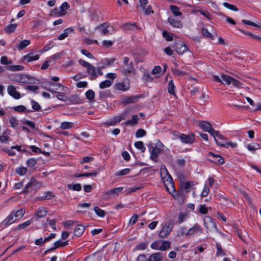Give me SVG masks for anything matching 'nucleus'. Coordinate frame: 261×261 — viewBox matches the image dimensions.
I'll list each match as a JSON object with an SVG mask.
<instances>
[{
	"label": "nucleus",
	"instance_id": "31",
	"mask_svg": "<svg viewBox=\"0 0 261 261\" xmlns=\"http://www.w3.org/2000/svg\"><path fill=\"white\" fill-rule=\"evenodd\" d=\"M123 190L122 187H118L111 189L106 192V195H118Z\"/></svg>",
	"mask_w": 261,
	"mask_h": 261
},
{
	"label": "nucleus",
	"instance_id": "30",
	"mask_svg": "<svg viewBox=\"0 0 261 261\" xmlns=\"http://www.w3.org/2000/svg\"><path fill=\"white\" fill-rule=\"evenodd\" d=\"M6 69L9 71H20L23 70V67L22 65H10L6 67Z\"/></svg>",
	"mask_w": 261,
	"mask_h": 261
},
{
	"label": "nucleus",
	"instance_id": "9",
	"mask_svg": "<svg viewBox=\"0 0 261 261\" xmlns=\"http://www.w3.org/2000/svg\"><path fill=\"white\" fill-rule=\"evenodd\" d=\"M129 85L128 80L127 79H126L123 82L116 84L115 85V89L123 91H126L129 88Z\"/></svg>",
	"mask_w": 261,
	"mask_h": 261
},
{
	"label": "nucleus",
	"instance_id": "21",
	"mask_svg": "<svg viewBox=\"0 0 261 261\" xmlns=\"http://www.w3.org/2000/svg\"><path fill=\"white\" fill-rule=\"evenodd\" d=\"M165 176L164 177H162V179L163 180V182L164 183H165L166 181H167L169 182V184H170L171 185L172 187H173V179L172 178L171 175L169 174V173H168V171L167 170V169L165 168ZM163 172H161V176H163ZM165 186L166 185V184H165Z\"/></svg>",
	"mask_w": 261,
	"mask_h": 261
},
{
	"label": "nucleus",
	"instance_id": "47",
	"mask_svg": "<svg viewBox=\"0 0 261 261\" xmlns=\"http://www.w3.org/2000/svg\"><path fill=\"white\" fill-rule=\"evenodd\" d=\"M112 85V82L110 80H106L101 82L99 84V87L101 89H104L110 87Z\"/></svg>",
	"mask_w": 261,
	"mask_h": 261
},
{
	"label": "nucleus",
	"instance_id": "3",
	"mask_svg": "<svg viewBox=\"0 0 261 261\" xmlns=\"http://www.w3.org/2000/svg\"><path fill=\"white\" fill-rule=\"evenodd\" d=\"M42 187V183L37 181L35 178L32 177L30 181L25 185L22 193L28 194L33 189H39Z\"/></svg>",
	"mask_w": 261,
	"mask_h": 261
},
{
	"label": "nucleus",
	"instance_id": "32",
	"mask_svg": "<svg viewBox=\"0 0 261 261\" xmlns=\"http://www.w3.org/2000/svg\"><path fill=\"white\" fill-rule=\"evenodd\" d=\"M14 213L15 218H16L17 220L20 219L24 215L25 211L23 208L20 209L17 211H12Z\"/></svg>",
	"mask_w": 261,
	"mask_h": 261
},
{
	"label": "nucleus",
	"instance_id": "35",
	"mask_svg": "<svg viewBox=\"0 0 261 261\" xmlns=\"http://www.w3.org/2000/svg\"><path fill=\"white\" fill-rule=\"evenodd\" d=\"M68 189L73 190V191H80L81 190L82 187L80 184H75L73 185L68 184L67 186Z\"/></svg>",
	"mask_w": 261,
	"mask_h": 261
},
{
	"label": "nucleus",
	"instance_id": "45",
	"mask_svg": "<svg viewBox=\"0 0 261 261\" xmlns=\"http://www.w3.org/2000/svg\"><path fill=\"white\" fill-rule=\"evenodd\" d=\"M148 246L147 242H141L138 244L136 246V249L137 250H143L146 249Z\"/></svg>",
	"mask_w": 261,
	"mask_h": 261
},
{
	"label": "nucleus",
	"instance_id": "55",
	"mask_svg": "<svg viewBox=\"0 0 261 261\" xmlns=\"http://www.w3.org/2000/svg\"><path fill=\"white\" fill-rule=\"evenodd\" d=\"M138 219V215L137 214H134L130 218V219L129 221L128 225L129 226L133 225L134 224H135L137 222Z\"/></svg>",
	"mask_w": 261,
	"mask_h": 261
},
{
	"label": "nucleus",
	"instance_id": "11",
	"mask_svg": "<svg viewBox=\"0 0 261 261\" xmlns=\"http://www.w3.org/2000/svg\"><path fill=\"white\" fill-rule=\"evenodd\" d=\"M8 92L9 95L15 99H19L20 98L19 92L17 91L16 88L13 85L8 86Z\"/></svg>",
	"mask_w": 261,
	"mask_h": 261
},
{
	"label": "nucleus",
	"instance_id": "22",
	"mask_svg": "<svg viewBox=\"0 0 261 261\" xmlns=\"http://www.w3.org/2000/svg\"><path fill=\"white\" fill-rule=\"evenodd\" d=\"M168 21L169 23L174 27L178 28L182 27V24L181 21L175 18L169 17L168 19Z\"/></svg>",
	"mask_w": 261,
	"mask_h": 261
},
{
	"label": "nucleus",
	"instance_id": "8",
	"mask_svg": "<svg viewBox=\"0 0 261 261\" xmlns=\"http://www.w3.org/2000/svg\"><path fill=\"white\" fill-rule=\"evenodd\" d=\"M203 223L205 228L212 230L216 228V225L214 220L210 216H205L203 219Z\"/></svg>",
	"mask_w": 261,
	"mask_h": 261
},
{
	"label": "nucleus",
	"instance_id": "15",
	"mask_svg": "<svg viewBox=\"0 0 261 261\" xmlns=\"http://www.w3.org/2000/svg\"><path fill=\"white\" fill-rule=\"evenodd\" d=\"M202 228L198 224H195L192 228L189 229L186 233H185V235L186 236H190L194 233L197 232H202Z\"/></svg>",
	"mask_w": 261,
	"mask_h": 261
},
{
	"label": "nucleus",
	"instance_id": "56",
	"mask_svg": "<svg viewBox=\"0 0 261 261\" xmlns=\"http://www.w3.org/2000/svg\"><path fill=\"white\" fill-rule=\"evenodd\" d=\"M11 126L13 127H15L18 125V121L16 118L14 117H11L9 120Z\"/></svg>",
	"mask_w": 261,
	"mask_h": 261
},
{
	"label": "nucleus",
	"instance_id": "40",
	"mask_svg": "<svg viewBox=\"0 0 261 261\" xmlns=\"http://www.w3.org/2000/svg\"><path fill=\"white\" fill-rule=\"evenodd\" d=\"M33 219H31V220H28L22 224H20L17 226V227L16 228V230H20L21 229H23L29 226L31 223V221Z\"/></svg>",
	"mask_w": 261,
	"mask_h": 261
},
{
	"label": "nucleus",
	"instance_id": "7",
	"mask_svg": "<svg viewBox=\"0 0 261 261\" xmlns=\"http://www.w3.org/2000/svg\"><path fill=\"white\" fill-rule=\"evenodd\" d=\"M172 47L175 48L176 51L180 55H182L188 49L186 44L181 41L175 42Z\"/></svg>",
	"mask_w": 261,
	"mask_h": 261
},
{
	"label": "nucleus",
	"instance_id": "13",
	"mask_svg": "<svg viewBox=\"0 0 261 261\" xmlns=\"http://www.w3.org/2000/svg\"><path fill=\"white\" fill-rule=\"evenodd\" d=\"M96 69L94 66L90 64L88 68H87V71L90 76L91 79H96L98 77L96 72Z\"/></svg>",
	"mask_w": 261,
	"mask_h": 261
},
{
	"label": "nucleus",
	"instance_id": "26",
	"mask_svg": "<svg viewBox=\"0 0 261 261\" xmlns=\"http://www.w3.org/2000/svg\"><path fill=\"white\" fill-rule=\"evenodd\" d=\"M47 214V210L46 208L44 207H40L38 208L37 212L36 213V216L38 218H43L46 216Z\"/></svg>",
	"mask_w": 261,
	"mask_h": 261
},
{
	"label": "nucleus",
	"instance_id": "4",
	"mask_svg": "<svg viewBox=\"0 0 261 261\" xmlns=\"http://www.w3.org/2000/svg\"><path fill=\"white\" fill-rule=\"evenodd\" d=\"M173 225L174 223L172 221L166 222L160 231L159 237L161 238H166L171 231Z\"/></svg>",
	"mask_w": 261,
	"mask_h": 261
},
{
	"label": "nucleus",
	"instance_id": "54",
	"mask_svg": "<svg viewBox=\"0 0 261 261\" xmlns=\"http://www.w3.org/2000/svg\"><path fill=\"white\" fill-rule=\"evenodd\" d=\"M21 123L23 124H26L30 126L31 128L34 129L35 128V124L34 122L30 120H23L21 121Z\"/></svg>",
	"mask_w": 261,
	"mask_h": 261
},
{
	"label": "nucleus",
	"instance_id": "24",
	"mask_svg": "<svg viewBox=\"0 0 261 261\" xmlns=\"http://www.w3.org/2000/svg\"><path fill=\"white\" fill-rule=\"evenodd\" d=\"M85 230V227L82 224H78L74 229V234L76 237L81 236Z\"/></svg>",
	"mask_w": 261,
	"mask_h": 261
},
{
	"label": "nucleus",
	"instance_id": "5",
	"mask_svg": "<svg viewBox=\"0 0 261 261\" xmlns=\"http://www.w3.org/2000/svg\"><path fill=\"white\" fill-rule=\"evenodd\" d=\"M149 151L150 152V159L155 162H158V156L162 153V150L159 147L155 146L152 147Z\"/></svg>",
	"mask_w": 261,
	"mask_h": 261
},
{
	"label": "nucleus",
	"instance_id": "43",
	"mask_svg": "<svg viewBox=\"0 0 261 261\" xmlns=\"http://www.w3.org/2000/svg\"><path fill=\"white\" fill-rule=\"evenodd\" d=\"M31 42L29 40H24L20 42L18 46V50H22L26 47L28 45L30 44Z\"/></svg>",
	"mask_w": 261,
	"mask_h": 261
},
{
	"label": "nucleus",
	"instance_id": "58",
	"mask_svg": "<svg viewBox=\"0 0 261 261\" xmlns=\"http://www.w3.org/2000/svg\"><path fill=\"white\" fill-rule=\"evenodd\" d=\"M163 36L166 38V40L168 41H171L173 40V38L172 36L169 35V33L167 31H164L162 33Z\"/></svg>",
	"mask_w": 261,
	"mask_h": 261
},
{
	"label": "nucleus",
	"instance_id": "36",
	"mask_svg": "<svg viewBox=\"0 0 261 261\" xmlns=\"http://www.w3.org/2000/svg\"><path fill=\"white\" fill-rule=\"evenodd\" d=\"M68 100H69L73 103H81V101L79 96L76 94L70 96L69 97H68Z\"/></svg>",
	"mask_w": 261,
	"mask_h": 261
},
{
	"label": "nucleus",
	"instance_id": "44",
	"mask_svg": "<svg viewBox=\"0 0 261 261\" xmlns=\"http://www.w3.org/2000/svg\"><path fill=\"white\" fill-rule=\"evenodd\" d=\"M27 168L24 167H20L16 169L15 171L19 175H23L26 174L27 172Z\"/></svg>",
	"mask_w": 261,
	"mask_h": 261
},
{
	"label": "nucleus",
	"instance_id": "59",
	"mask_svg": "<svg viewBox=\"0 0 261 261\" xmlns=\"http://www.w3.org/2000/svg\"><path fill=\"white\" fill-rule=\"evenodd\" d=\"M36 163H37V160L34 158L30 159L29 160H28V161L27 162V165L29 167H34Z\"/></svg>",
	"mask_w": 261,
	"mask_h": 261
},
{
	"label": "nucleus",
	"instance_id": "60",
	"mask_svg": "<svg viewBox=\"0 0 261 261\" xmlns=\"http://www.w3.org/2000/svg\"><path fill=\"white\" fill-rule=\"evenodd\" d=\"M143 79L147 82H150L153 80V78L151 76L149 73H144L143 75Z\"/></svg>",
	"mask_w": 261,
	"mask_h": 261
},
{
	"label": "nucleus",
	"instance_id": "38",
	"mask_svg": "<svg viewBox=\"0 0 261 261\" xmlns=\"http://www.w3.org/2000/svg\"><path fill=\"white\" fill-rule=\"evenodd\" d=\"M13 109L15 111L19 112V113H21V112H32V111H30V110H26L25 107L24 106H22V105H19L18 106L14 107L13 108Z\"/></svg>",
	"mask_w": 261,
	"mask_h": 261
},
{
	"label": "nucleus",
	"instance_id": "42",
	"mask_svg": "<svg viewBox=\"0 0 261 261\" xmlns=\"http://www.w3.org/2000/svg\"><path fill=\"white\" fill-rule=\"evenodd\" d=\"M135 147L140 149L142 152H144L146 150L145 147L144 146V144L142 141H137L135 143Z\"/></svg>",
	"mask_w": 261,
	"mask_h": 261
},
{
	"label": "nucleus",
	"instance_id": "33",
	"mask_svg": "<svg viewBox=\"0 0 261 261\" xmlns=\"http://www.w3.org/2000/svg\"><path fill=\"white\" fill-rule=\"evenodd\" d=\"M63 247L62 246V242L61 241H58L54 243V246L50 249H48V250H46L44 254H46L47 252H49L50 251L54 250L58 248Z\"/></svg>",
	"mask_w": 261,
	"mask_h": 261
},
{
	"label": "nucleus",
	"instance_id": "63",
	"mask_svg": "<svg viewBox=\"0 0 261 261\" xmlns=\"http://www.w3.org/2000/svg\"><path fill=\"white\" fill-rule=\"evenodd\" d=\"M31 102L32 103V109L34 111H38L41 109V107L38 102L33 100L31 101Z\"/></svg>",
	"mask_w": 261,
	"mask_h": 261
},
{
	"label": "nucleus",
	"instance_id": "10",
	"mask_svg": "<svg viewBox=\"0 0 261 261\" xmlns=\"http://www.w3.org/2000/svg\"><path fill=\"white\" fill-rule=\"evenodd\" d=\"M180 141L184 143L191 144L194 141V135L181 134L179 136Z\"/></svg>",
	"mask_w": 261,
	"mask_h": 261
},
{
	"label": "nucleus",
	"instance_id": "23",
	"mask_svg": "<svg viewBox=\"0 0 261 261\" xmlns=\"http://www.w3.org/2000/svg\"><path fill=\"white\" fill-rule=\"evenodd\" d=\"M39 55H34L33 53H30L23 57V60H25L28 63L36 61L39 58Z\"/></svg>",
	"mask_w": 261,
	"mask_h": 261
},
{
	"label": "nucleus",
	"instance_id": "41",
	"mask_svg": "<svg viewBox=\"0 0 261 261\" xmlns=\"http://www.w3.org/2000/svg\"><path fill=\"white\" fill-rule=\"evenodd\" d=\"M170 247V243L168 241H164L162 245H160V250L161 251H165Z\"/></svg>",
	"mask_w": 261,
	"mask_h": 261
},
{
	"label": "nucleus",
	"instance_id": "20",
	"mask_svg": "<svg viewBox=\"0 0 261 261\" xmlns=\"http://www.w3.org/2000/svg\"><path fill=\"white\" fill-rule=\"evenodd\" d=\"M74 30L72 28H68L65 29L63 32L58 36V39L60 40H63L68 37L69 34L74 33Z\"/></svg>",
	"mask_w": 261,
	"mask_h": 261
},
{
	"label": "nucleus",
	"instance_id": "19",
	"mask_svg": "<svg viewBox=\"0 0 261 261\" xmlns=\"http://www.w3.org/2000/svg\"><path fill=\"white\" fill-rule=\"evenodd\" d=\"M162 254L161 252H156L150 255L147 261H162Z\"/></svg>",
	"mask_w": 261,
	"mask_h": 261
},
{
	"label": "nucleus",
	"instance_id": "50",
	"mask_svg": "<svg viewBox=\"0 0 261 261\" xmlns=\"http://www.w3.org/2000/svg\"><path fill=\"white\" fill-rule=\"evenodd\" d=\"M95 213L100 217H103L105 216V212L98 206H95L94 208Z\"/></svg>",
	"mask_w": 261,
	"mask_h": 261
},
{
	"label": "nucleus",
	"instance_id": "57",
	"mask_svg": "<svg viewBox=\"0 0 261 261\" xmlns=\"http://www.w3.org/2000/svg\"><path fill=\"white\" fill-rule=\"evenodd\" d=\"M172 72L174 73V74H175V75H177V76H182V75H186L187 74L186 72L181 71L177 69H173Z\"/></svg>",
	"mask_w": 261,
	"mask_h": 261
},
{
	"label": "nucleus",
	"instance_id": "1",
	"mask_svg": "<svg viewBox=\"0 0 261 261\" xmlns=\"http://www.w3.org/2000/svg\"><path fill=\"white\" fill-rule=\"evenodd\" d=\"M213 78L215 81L220 82L224 85L226 84L229 85L232 83L233 86L237 88H239L242 85L240 82L237 80L224 74H221L220 77L218 75H213Z\"/></svg>",
	"mask_w": 261,
	"mask_h": 261
},
{
	"label": "nucleus",
	"instance_id": "49",
	"mask_svg": "<svg viewBox=\"0 0 261 261\" xmlns=\"http://www.w3.org/2000/svg\"><path fill=\"white\" fill-rule=\"evenodd\" d=\"M54 197V195L51 192H46L45 193V195L44 196L38 197V200H43L44 199H51Z\"/></svg>",
	"mask_w": 261,
	"mask_h": 261
},
{
	"label": "nucleus",
	"instance_id": "48",
	"mask_svg": "<svg viewBox=\"0 0 261 261\" xmlns=\"http://www.w3.org/2000/svg\"><path fill=\"white\" fill-rule=\"evenodd\" d=\"M85 95L88 100H93L95 96V93L92 90H89L86 92Z\"/></svg>",
	"mask_w": 261,
	"mask_h": 261
},
{
	"label": "nucleus",
	"instance_id": "62",
	"mask_svg": "<svg viewBox=\"0 0 261 261\" xmlns=\"http://www.w3.org/2000/svg\"><path fill=\"white\" fill-rule=\"evenodd\" d=\"M202 33L204 36L206 37L207 38H211L212 39H213V37L212 34L208 31L207 29H205V28H202Z\"/></svg>",
	"mask_w": 261,
	"mask_h": 261
},
{
	"label": "nucleus",
	"instance_id": "2",
	"mask_svg": "<svg viewBox=\"0 0 261 261\" xmlns=\"http://www.w3.org/2000/svg\"><path fill=\"white\" fill-rule=\"evenodd\" d=\"M121 71L125 76L135 72L133 61H130L129 58L124 57L123 58V65L121 66Z\"/></svg>",
	"mask_w": 261,
	"mask_h": 261
},
{
	"label": "nucleus",
	"instance_id": "17",
	"mask_svg": "<svg viewBox=\"0 0 261 261\" xmlns=\"http://www.w3.org/2000/svg\"><path fill=\"white\" fill-rule=\"evenodd\" d=\"M194 182L192 181L182 182L180 184V188L182 190H185V192L188 193L190 191V188L194 186Z\"/></svg>",
	"mask_w": 261,
	"mask_h": 261
},
{
	"label": "nucleus",
	"instance_id": "6",
	"mask_svg": "<svg viewBox=\"0 0 261 261\" xmlns=\"http://www.w3.org/2000/svg\"><path fill=\"white\" fill-rule=\"evenodd\" d=\"M209 161L213 163L222 165L224 163V159L219 154H215L212 152H208Z\"/></svg>",
	"mask_w": 261,
	"mask_h": 261
},
{
	"label": "nucleus",
	"instance_id": "51",
	"mask_svg": "<svg viewBox=\"0 0 261 261\" xmlns=\"http://www.w3.org/2000/svg\"><path fill=\"white\" fill-rule=\"evenodd\" d=\"M73 126V123L68 122H64L61 123V128L62 129H68Z\"/></svg>",
	"mask_w": 261,
	"mask_h": 261
},
{
	"label": "nucleus",
	"instance_id": "18",
	"mask_svg": "<svg viewBox=\"0 0 261 261\" xmlns=\"http://www.w3.org/2000/svg\"><path fill=\"white\" fill-rule=\"evenodd\" d=\"M199 126L204 131L210 133L213 128L212 125L208 122L201 121L199 122Z\"/></svg>",
	"mask_w": 261,
	"mask_h": 261
},
{
	"label": "nucleus",
	"instance_id": "25",
	"mask_svg": "<svg viewBox=\"0 0 261 261\" xmlns=\"http://www.w3.org/2000/svg\"><path fill=\"white\" fill-rule=\"evenodd\" d=\"M137 100V97L131 96V97H124L122 99V103L123 105H127L136 102Z\"/></svg>",
	"mask_w": 261,
	"mask_h": 261
},
{
	"label": "nucleus",
	"instance_id": "46",
	"mask_svg": "<svg viewBox=\"0 0 261 261\" xmlns=\"http://www.w3.org/2000/svg\"><path fill=\"white\" fill-rule=\"evenodd\" d=\"M216 247L217 249V251L216 252L217 256H220V255L224 256L225 255V253L224 252V251L222 249L221 246L219 243H217L216 244Z\"/></svg>",
	"mask_w": 261,
	"mask_h": 261
},
{
	"label": "nucleus",
	"instance_id": "12",
	"mask_svg": "<svg viewBox=\"0 0 261 261\" xmlns=\"http://www.w3.org/2000/svg\"><path fill=\"white\" fill-rule=\"evenodd\" d=\"M109 26L110 23L104 22L97 26L95 30H99L103 35H106L109 33L108 28Z\"/></svg>",
	"mask_w": 261,
	"mask_h": 261
},
{
	"label": "nucleus",
	"instance_id": "61",
	"mask_svg": "<svg viewBox=\"0 0 261 261\" xmlns=\"http://www.w3.org/2000/svg\"><path fill=\"white\" fill-rule=\"evenodd\" d=\"M11 60H8V58L6 56H3L1 59V63L4 65H9L12 63Z\"/></svg>",
	"mask_w": 261,
	"mask_h": 261
},
{
	"label": "nucleus",
	"instance_id": "37",
	"mask_svg": "<svg viewBox=\"0 0 261 261\" xmlns=\"http://www.w3.org/2000/svg\"><path fill=\"white\" fill-rule=\"evenodd\" d=\"M126 113H123L120 115L117 116L113 118L114 123L116 124L120 122L121 120L125 119L126 116Z\"/></svg>",
	"mask_w": 261,
	"mask_h": 261
},
{
	"label": "nucleus",
	"instance_id": "52",
	"mask_svg": "<svg viewBox=\"0 0 261 261\" xmlns=\"http://www.w3.org/2000/svg\"><path fill=\"white\" fill-rule=\"evenodd\" d=\"M223 5L225 7H226L230 10H233L234 11H237L238 10V9L236 7V6L230 4L228 3L224 2V3H223Z\"/></svg>",
	"mask_w": 261,
	"mask_h": 261
},
{
	"label": "nucleus",
	"instance_id": "27",
	"mask_svg": "<svg viewBox=\"0 0 261 261\" xmlns=\"http://www.w3.org/2000/svg\"><path fill=\"white\" fill-rule=\"evenodd\" d=\"M139 120V117L138 115H134L132 117V119L127 120L124 122L125 125L130 124L132 125H134L138 123V121Z\"/></svg>",
	"mask_w": 261,
	"mask_h": 261
},
{
	"label": "nucleus",
	"instance_id": "53",
	"mask_svg": "<svg viewBox=\"0 0 261 261\" xmlns=\"http://www.w3.org/2000/svg\"><path fill=\"white\" fill-rule=\"evenodd\" d=\"M146 134V131L142 128H140L136 132V137L140 138L144 136Z\"/></svg>",
	"mask_w": 261,
	"mask_h": 261
},
{
	"label": "nucleus",
	"instance_id": "64",
	"mask_svg": "<svg viewBox=\"0 0 261 261\" xmlns=\"http://www.w3.org/2000/svg\"><path fill=\"white\" fill-rule=\"evenodd\" d=\"M124 29L125 30H133L134 28H136V23H126L123 25Z\"/></svg>",
	"mask_w": 261,
	"mask_h": 261
},
{
	"label": "nucleus",
	"instance_id": "28",
	"mask_svg": "<svg viewBox=\"0 0 261 261\" xmlns=\"http://www.w3.org/2000/svg\"><path fill=\"white\" fill-rule=\"evenodd\" d=\"M261 148V145L256 143H251L248 145L247 148L251 151H254Z\"/></svg>",
	"mask_w": 261,
	"mask_h": 261
},
{
	"label": "nucleus",
	"instance_id": "16",
	"mask_svg": "<svg viewBox=\"0 0 261 261\" xmlns=\"http://www.w3.org/2000/svg\"><path fill=\"white\" fill-rule=\"evenodd\" d=\"M69 8V5L67 2H64L62 5L60 7V9L63 13H61L59 12V11L58 9L55 8L54 9V13L56 14H58L59 16L61 15H64L65 13L64 12H65L66 10H67Z\"/></svg>",
	"mask_w": 261,
	"mask_h": 261
},
{
	"label": "nucleus",
	"instance_id": "39",
	"mask_svg": "<svg viewBox=\"0 0 261 261\" xmlns=\"http://www.w3.org/2000/svg\"><path fill=\"white\" fill-rule=\"evenodd\" d=\"M17 27L16 24H10L5 28V31L7 33H11L16 30Z\"/></svg>",
	"mask_w": 261,
	"mask_h": 261
},
{
	"label": "nucleus",
	"instance_id": "34",
	"mask_svg": "<svg viewBox=\"0 0 261 261\" xmlns=\"http://www.w3.org/2000/svg\"><path fill=\"white\" fill-rule=\"evenodd\" d=\"M170 9L175 16H181L182 13L179 11V9L178 7L171 5L170 7Z\"/></svg>",
	"mask_w": 261,
	"mask_h": 261
},
{
	"label": "nucleus",
	"instance_id": "29",
	"mask_svg": "<svg viewBox=\"0 0 261 261\" xmlns=\"http://www.w3.org/2000/svg\"><path fill=\"white\" fill-rule=\"evenodd\" d=\"M175 85L174 84V82L173 80H170L169 82L168 83V91L169 93V94H172L173 95L175 96Z\"/></svg>",
	"mask_w": 261,
	"mask_h": 261
},
{
	"label": "nucleus",
	"instance_id": "14",
	"mask_svg": "<svg viewBox=\"0 0 261 261\" xmlns=\"http://www.w3.org/2000/svg\"><path fill=\"white\" fill-rule=\"evenodd\" d=\"M14 217H15V216L14 213L12 211L10 215L3 221V223L5 226L12 224L17 220L16 218L14 219Z\"/></svg>",
	"mask_w": 261,
	"mask_h": 261
}]
</instances>
